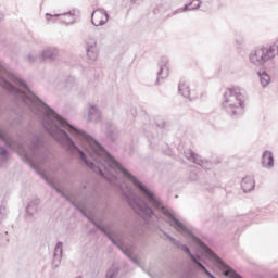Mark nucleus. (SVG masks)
<instances>
[{
	"instance_id": "obj_1",
	"label": "nucleus",
	"mask_w": 278,
	"mask_h": 278,
	"mask_svg": "<svg viewBox=\"0 0 278 278\" xmlns=\"http://www.w3.org/2000/svg\"><path fill=\"white\" fill-rule=\"evenodd\" d=\"M0 86L13 94L20 103L27 105L34 114L42 116L41 124L53 138L72 139L64 129H67L70 134L84 138V130L68 124L66 119L38 98L25 81L8 71V67L2 62H0Z\"/></svg>"
},
{
	"instance_id": "obj_2",
	"label": "nucleus",
	"mask_w": 278,
	"mask_h": 278,
	"mask_svg": "<svg viewBox=\"0 0 278 278\" xmlns=\"http://www.w3.org/2000/svg\"><path fill=\"white\" fill-rule=\"evenodd\" d=\"M244 101L247 96L244 91L238 87L228 88L223 93L222 108L230 118L236 121L244 114Z\"/></svg>"
},
{
	"instance_id": "obj_3",
	"label": "nucleus",
	"mask_w": 278,
	"mask_h": 278,
	"mask_svg": "<svg viewBox=\"0 0 278 278\" xmlns=\"http://www.w3.org/2000/svg\"><path fill=\"white\" fill-rule=\"evenodd\" d=\"M43 139L40 135H35L28 146V150H21L20 155L23 162L29 164L30 168L38 170L41 164L49 159V151L42 148Z\"/></svg>"
},
{
	"instance_id": "obj_4",
	"label": "nucleus",
	"mask_w": 278,
	"mask_h": 278,
	"mask_svg": "<svg viewBox=\"0 0 278 278\" xmlns=\"http://www.w3.org/2000/svg\"><path fill=\"white\" fill-rule=\"evenodd\" d=\"M278 55V39L269 47L260 46L251 51L249 60L254 66H264Z\"/></svg>"
},
{
	"instance_id": "obj_5",
	"label": "nucleus",
	"mask_w": 278,
	"mask_h": 278,
	"mask_svg": "<svg viewBox=\"0 0 278 278\" xmlns=\"http://www.w3.org/2000/svg\"><path fill=\"white\" fill-rule=\"evenodd\" d=\"M127 203L130 207L141 216L142 218H151L153 216V208L147 204L146 201H142L140 198L127 197Z\"/></svg>"
},
{
	"instance_id": "obj_6",
	"label": "nucleus",
	"mask_w": 278,
	"mask_h": 278,
	"mask_svg": "<svg viewBox=\"0 0 278 278\" xmlns=\"http://www.w3.org/2000/svg\"><path fill=\"white\" fill-rule=\"evenodd\" d=\"M88 219L92 223V225H94L96 229H99L101 232H103L104 236H106L108 240H110L112 244H114V247H117L119 251L124 252V254H126V256L129 257L132 264H136L137 262L136 258L131 257V255L129 254V251L124 250L123 245L118 243V241H116L114 237H112V233H110V230H108V227L105 225H101L99 224V222L90 217H88Z\"/></svg>"
},
{
	"instance_id": "obj_7",
	"label": "nucleus",
	"mask_w": 278,
	"mask_h": 278,
	"mask_svg": "<svg viewBox=\"0 0 278 278\" xmlns=\"http://www.w3.org/2000/svg\"><path fill=\"white\" fill-rule=\"evenodd\" d=\"M46 20L48 23H62L63 25H75V10H71L62 14L46 13Z\"/></svg>"
},
{
	"instance_id": "obj_8",
	"label": "nucleus",
	"mask_w": 278,
	"mask_h": 278,
	"mask_svg": "<svg viewBox=\"0 0 278 278\" xmlns=\"http://www.w3.org/2000/svg\"><path fill=\"white\" fill-rule=\"evenodd\" d=\"M108 21H110V14L105 9H96L91 14V23L94 27H103L108 25Z\"/></svg>"
},
{
	"instance_id": "obj_9",
	"label": "nucleus",
	"mask_w": 278,
	"mask_h": 278,
	"mask_svg": "<svg viewBox=\"0 0 278 278\" xmlns=\"http://www.w3.org/2000/svg\"><path fill=\"white\" fill-rule=\"evenodd\" d=\"M160 66V71L157 72V77H156V81H155V86H160V81H162V79H166L168 77V56H162L161 61L159 63Z\"/></svg>"
},
{
	"instance_id": "obj_10",
	"label": "nucleus",
	"mask_w": 278,
	"mask_h": 278,
	"mask_svg": "<svg viewBox=\"0 0 278 278\" xmlns=\"http://www.w3.org/2000/svg\"><path fill=\"white\" fill-rule=\"evenodd\" d=\"M201 0H191L189 3L185 4L184 8L173 11L172 15H167V17L177 16V14H181L184 12L199 10V8H201Z\"/></svg>"
},
{
	"instance_id": "obj_11",
	"label": "nucleus",
	"mask_w": 278,
	"mask_h": 278,
	"mask_svg": "<svg viewBox=\"0 0 278 278\" xmlns=\"http://www.w3.org/2000/svg\"><path fill=\"white\" fill-rule=\"evenodd\" d=\"M62 241H58L54 247L53 257H52V268H60L62 264V255L64 253Z\"/></svg>"
},
{
	"instance_id": "obj_12",
	"label": "nucleus",
	"mask_w": 278,
	"mask_h": 278,
	"mask_svg": "<svg viewBox=\"0 0 278 278\" xmlns=\"http://www.w3.org/2000/svg\"><path fill=\"white\" fill-rule=\"evenodd\" d=\"M184 155L186 160L192 162L193 164H197L198 166H202L203 168H205V165L203 164H207V161H203V159H201L199 154H197L194 151L190 149L185 150Z\"/></svg>"
},
{
	"instance_id": "obj_13",
	"label": "nucleus",
	"mask_w": 278,
	"mask_h": 278,
	"mask_svg": "<svg viewBox=\"0 0 278 278\" xmlns=\"http://www.w3.org/2000/svg\"><path fill=\"white\" fill-rule=\"evenodd\" d=\"M162 233L167 238V240H169V242H172V244H174V247H177V249H181L185 253H187L190 257V255H192V251H190V248H188V245L181 243V241L175 239V237L169 236L168 232L162 230Z\"/></svg>"
},
{
	"instance_id": "obj_14",
	"label": "nucleus",
	"mask_w": 278,
	"mask_h": 278,
	"mask_svg": "<svg viewBox=\"0 0 278 278\" xmlns=\"http://www.w3.org/2000/svg\"><path fill=\"white\" fill-rule=\"evenodd\" d=\"M58 58V48H47L40 54L41 62H53Z\"/></svg>"
},
{
	"instance_id": "obj_15",
	"label": "nucleus",
	"mask_w": 278,
	"mask_h": 278,
	"mask_svg": "<svg viewBox=\"0 0 278 278\" xmlns=\"http://www.w3.org/2000/svg\"><path fill=\"white\" fill-rule=\"evenodd\" d=\"M88 121L91 123H99L101 121V111H99V108L94 104H89Z\"/></svg>"
},
{
	"instance_id": "obj_16",
	"label": "nucleus",
	"mask_w": 278,
	"mask_h": 278,
	"mask_svg": "<svg viewBox=\"0 0 278 278\" xmlns=\"http://www.w3.org/2000/svg\"><path fill=\"white\" fill-rule=\"evenodd\" d=\"M0 140L4 142V149H14V139L8 134V130L0 126Z\"/></svg>"
},
{
	"instance_id": "obj_17",
	"label": "nucleus",
	"mask_w": 278,
	"mask_h": 278,
	"mask_svg": "<svg viewBox=\"0 0 278 278\" xmlns=\"http://www.w3.org/2000/svg\"><path fill=\"white\" fill-rule=\"evenodd\" d=\"M189 257H190V260L193 261V263L199 268V270H202V273H204V275H206V277L214 278V275L210 270H207V267H205V265H203V263H201V256H199L198 254H190Z\"/></svg>"
},
{
	"instance_id": "obj_18",
	"label": "nucleus",
	"mask_w": 278,
	"mask_h": 278,
	"mask_svg": "<svg viewBox=\"0 0 278 278\" xmlns=\"http://www.w3.org/2000/svg\"><path fill=\"white\" fill-rule=\"evenodd\" d=\"M241 189L243 192H253L255 190V178L253 176H245L241 180Z\"/></svg>"
},
{
	"instance_id": "obj_19",
	"label": "nucleus",
	"mask_w": 278,
	"mask_h": 278,
	"mask_svg": "<svg viewBox=\"0 0 278 278\" xmlns=\"http://www.w3.org/2000/svg\"><path fill=\"white\" fill-rule=\"evenodd\" d=\"M262 166L263 168H273L275 166V157L273 156V151H264L262 155Z\"/></svg>"
},
{
	"instance_id": "obj_20",
	"label": "nucleus",
	"mask_w": 278,
	"mask_h": 278,
	"mask_svg": "<svg viewBox=\"0 0 278 278\" xmlns=\"http://www.w3.org/2000/svg\"><path fill=\"white\" fill-rule=\"evenodd\" d=\"M98 53H99V50L97 49V40L89 39L87 41V55L89 60H97Z\"/></svg>"
},
{
	"instance_id": "obj_21",
	"label": "nucleus",
	"mask_w": 278,
	"mask_h": 278,
	"mask_svg": "<svg viewBox=\"0 0 278 278\" xmlns=\"http://www.w3.org/2000/svg\"><path fill=\"white\" fill-rule=\"evenodd\" d=\"M39 205L40 199L33 198L26 206V213L28 214V216H34V214H37Z\"/></svg>"
},
{
	"instance_id": "obj_22",
	"label": "nucleus",
	"mask_w": 278,
	"mask_h": 278,
	"mask_svg": "<svg viewBox=\"0 0 278 278\" xmlns=\"http://www.w3.org/2000/svg\"><path fill=\"white\" fill-rule=\"evenodd\" d=\"M10 162V152L4 147L0 146V168H5Z\"/></svg>"
},
{
	"instance_id": "obj_23",
	"label": "nucleus",
	"mask_w": 278,
	"mask_h": 278,
	"mask_svg": "<svg viewBox=\"0 0 278 278\" xmlns=\"http://www.w3.org/2000/svg\"><path fill=\"white\" fill-rule=\"evenodd\" d=\"M106 127V136L110 138V140H114L118 136V130L116 129V126L110 122L105 124Z\"/></svg>"
},
{
	"instance_id": "obj_24",
	"label": "nucleus",
	"mask_w": 278,
	"mask_h": 278,
	"mask_svg": "<svg viewBox=\"0 0 278 278\" xmlns=\"http://www.w3.org/2000/svg\"><path fill=\"white\" fill-rule=\"evenodd\" d=\"M179 94H182L185 99H190V85L187 81H180L178 85Z\"/></svg>"
},
{
	"instance_id": "obj_25",
	"label": "nucleus",
	"mask_w": 278,
	"mask_h": 278,
	"mask_svg": "<svg viewBox=\"0 0 278 278\" xmlns=\"http://www.w3.org/2000/svg\"><path fill=\"white\" fill-rule=\"evenodd\" d=\"M257 75L260 77L261 86H263V88H266V86L270 84V75H268L266 71L258 72Z\"/></svg>"
},
{
	"instance_id": "obj_26",
	"label": "nucleus",
	"mask_w": 278,
	"mask_h": 278,
	"mask_svg": "<svg viewBox=\"0 0 278 278\" xmlns=\"http://www.w3.org/2000/svg\"><path fill=\"white\" fill-rule=\"evenodd\" d=\"M146 136L150 142V146L152 149H157V147L155 146V135L153 134V128H149V130H146Z\"/></svg>"
},
{
	"instance_id": "obj_27",
	"label": "nucleus",
	"mask_w": 278,
	"mask_h": 278,
	"mask_svg": "<svg viewBox=\"0 0 278 278\" xmlns=\"http://www.w3.org/2000/svg\"><path fill=\"white\" fill-rule=\"evenodd\" d=\"M8 218V207L3 204H0V224Z\"/></svg>"
},
{
	"instance_id": "obj_28",
	"label": "nucleus",
	"mask_w": 278,
	"mask_h": 278,
	"mask_svg": "<svg viewBox=\"0 0 278 278\" xmlns=\"http://www.w3.org/2000/svg\"><path fill=\"white\" fill-rule=\"evenodd\" d=\"M116 277H118V268L108 269L105 278H116Z\"/></svg>"
},
{
	"instance_id": "obj_29",
	"label": "nucleus",
	"mask_w": 278,
	"mask_h": 278,
	"mask_svg": "<svg viewBox=\"0 0 278 278\" xmlns=\"http://www.w3.org/2000/svg\"><path fill=\"white\" fill-rule=\"evenodd\" d=\"M75 77L68 76L65 80L66 88H73L75 86Z\"/></svg>"
},
{
	"instance_id": "obj_30",
	"label": "nucleus",
	"mask_w": 278,
	"mask_h": 278,
	"mask_svg": "<svg viewBox=\"0 0 278 278\" xmlns=\"http://www.w3.org/2000/svg\"><path fill=\"white\" fill-rule=\"evenodd\" d=\"M127 116H132V118H136L138 116V109H136L135 106L130 108L127 111Z\"/></svg>"
},
{
	"instance_id": "obj_31",
	"label": "nucleus",
	"mask_w": 278,
	"mask_h": 278,
	"mask_svg": "<svg viewBox=\"0 0 278 278\" xmlns=\"http://www.w3.org/2000/svg\"><path fill=\"white\" fill-rule=\"evenodd\" d=\"M10 242V239L8 237L0 236V245L5 247Z\"/></svg>"
},
{
	"instance_id": "obj_32",
	"label": "nucleus",
	"mask_w": 278,
	"mask_h": 278,
	"mask_svg": "<svg viewBox=\"0 0 278 278\" xmlns=\"http://www.w3.org/2000/svg\"><path fill=\"white\" fill-rule=\"evenodd\" d=\"M27 61L29 62V64H34L36 62V55L34 54H28L27 55Z\"/></svg>"
},
{
	"instance_id": "obj_33",
	"label": "nucleus",
	"mask_w": 278,
	"mask_h": 278,
	"mask_svg": "<svg viewBox=\"0 0 278 278\" xmlns=\"http://www.w3.org/2000/svg\"><path fill=\"white\" fill-rule=\"evenodd\" d=\"M156 127H159V129H166V127H168V123L166 122L156 123Z\"/></svg>"
},
{
	"instance_id": "obj_34",
	"label": "nucleus",
	"mask_w": 278,
	"mask_h": 278,
	"mask_svg": "<svg viewBox=\"0 0 278 278\" xmlns=\"http://www.w3.org/2000/svg\"><path fill=\"white\" fill-rule=\"evenodd\" d=\"M74 207L80 211V214H83L84 216H87L86 213L84 212V208L79 207L77 204H74Z\"/></svg>"
},
{
	"instance_id": "obj_35",
	"label": "nucleus",
	"mask_w": 278,
	"mask_h": 278,
	"mask_svg": "<svg viewBox=\"0 0 278 278\" xmlns=\"http://www.w3.org/2000/svg\"><path fill=\"white\" fill-rule=\"evenodd\" d=\"M55 192H58V194H62V197H64V193L62 192V190H60V188L53 187Z\"/></svg>"
},
{
	"instance_id": "obj_36",
	"label": "nucleus",
	"mask_w": 278,
	"mask_h": 278,
	"mask_svg": "<svg viewBox=\"0 0 278 278\" xmlns=\"http://www.w3.org/2000/svg\"><path fill=\"white\" fill-rule=\"evenodd\" d=\"M131 3H136L137 5H139V3H142V0H130Z\"/></svg>"
},
{
	"instance_id": "obj_37",
	"label": "nucleus",
	"mask_w": 278,
	"mask_h": 278,
	"mask_svg": "<svg viewBox=\"0 0 278 278\" xmlns=\"http://www.w3.org/2000/svg\"><path fill=\"white\" fill-rule=\"evenodd\" d=\"M274 278H278V273H276V274L274 275Z\"/></svg>"
},
{
	"instance_id": "obj_38",
	"label": "nucleus",
	"mask_w": 278,
	"mask_h": 278,
	"mask_svg": "<svg viewBox=\"0 0 278 278\" xmlns=\"http://www.w3.org/2000/svg\"><path fill=\"white\" fill-rule=\"evenodd\" d=\"M1 18H3V14L0 13V21H1Z\"/></svg>"
},
{
	"instance_id": "obj_39",
	"label": "nucleus",
	"mask_w": 278,
	"mask_h": 278,
	"mask_svg": "<svg viewBox=\"0 0 278 278\" xmlns=\"http://www.w3.org/2000/svg\"><path fill=\"white\" fill-rule=\"evenodd\" d=\"M93 230H90V233H92Z\"/></svg>"
}]
</instances>
